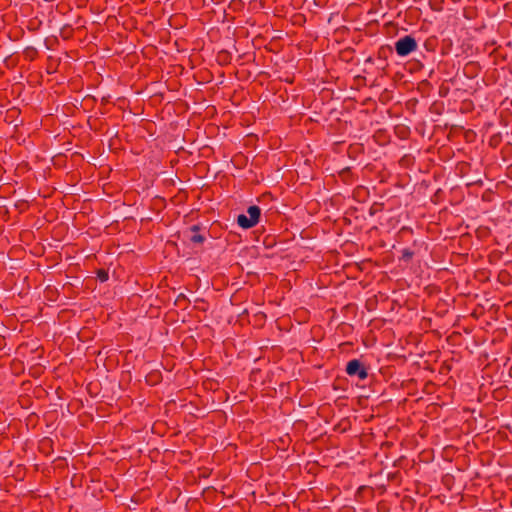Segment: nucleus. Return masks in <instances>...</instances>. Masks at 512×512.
Masks as SVG:
<instances>
[{"instance_id":"4","label":"nucleus","mask_w":512,"mask_h":512,"mask_svg":"<svg viewBox=\"0 0 512 512\" xmlns=\"http://www.w3.org/2000/svg\"><path fill=\"white\" fill-rule=\"evenodd\" d=\"M247 213L249 215V218L253 222H255L256 224L259 222L260 215H261V209L258 206H256V205L249 206L247 209Z\"/></svg>"},{"instance_id":"2","label":"nucleus","mask_w":512,"mask_h":512,"mask_svg":"<svg viewBox=\"0 0 512 512\" xmlns=\"http://www.w3.org/2000/svg\"><path fill=\"white\" fill-rule=\"evenodd\" d=\"M346 373L351 377H358L360 380H365L368 377V371L365 365L358 359L350 360L345 369Z\"/></svg>"},{"instance_id":"5","label":"nucleus","mask_w":512,"mask_h":512,"mask_svg":"<svg viewBox=\"0 0 512 512\" xmlns=\"http://www.w3.org/2000/svg\"><path fill=\"white\" fill-rule=\"evenodd\" d=\"M199 226L198 225H193L191 228H190V231H191V236H190V241L193 242V243H202L204 241V236H202L201 234H199Z\"/></svg>"},{"instance_id":"6","label":"nucleus","mask_w":512,"mask_h":512,"mask_svg":"<svg viewBox=\"0 0 512 512\" xmlns=\"http://www.w3.org/2000/svg\"><path fill=\"white\" fill-rule=\"evenodd\" d=\"M97 277L98 279L101 281V282H105L108 280V272L105 271L104 269H99L97 271Z\"/></svg>"},{"instance_id":"3","label":"nucleus","mask_w":512,"mask_h":512,"mask_svg":"<svg viewBox=\"0 0 512 512\" xmlns=\"http://www.w3.org/2000/svg\"><path fill=\"white\" fill-rule=\"evenodd\" d=\"M237 224L243 229H249L256 225L248 216L240 214L237 217Z\"/></svg>"},{"instance_id":"1","label":"nucleus","mask_w":512,"mask_h":512,"mask_svg":"<svg viewBox=\"0 0 512 512\" xmlns=\"http://www.w3.org/2000/svg\"><path fill=\"white\" fill-rule=\"evenodd\" d=\"M418 44L414 37L406 35L395 42V51L398 56L405 57L416 51Z\"/></svg>"},{"instance_id":"7","label":"nucleus","mask_w":512,"mask_h":512,"mask_svg":"<svg viewBox=\"0 0 512 512\" xmlns=\"http://www.w3.org/2000/svg\"><path fill=\"white\" fill-rule=\"evenodd\" d=\"M413 256V253L409 250H404L403 252V258L410 259Z\"/></svg>"}]
</instances>
